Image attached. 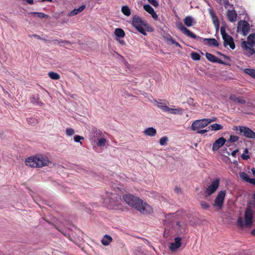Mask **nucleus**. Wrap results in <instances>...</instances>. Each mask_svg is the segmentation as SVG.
Instances as JSON below:
<instances>
[{"mask_svg": "<svg viewBox=\"0 0 255 255\" xmlns=\"http://www.w3.org/2000/svg\"><path fill=\"white\" fill-rule=\"evenodd\" d=\"M123 198L128 205L143 214H149L153 212L151 207L138 197L129 194L125 195Z\"/></svg>", "mask_w": 255, "mask_h": 255, "instance_id": "obj_1", "label": "nucleus"}, {"mask_svg": "<svg viewBox=\"0 0 255 255\" xmlns=\"http://www.w3.org/2000/svg\"><path fill=\"white\" fill-rule=\"evenodd\" d=\"M177 28L184 34L197 40L202 39V37L197 36L194 33L191 32L188 29L183 26L181 22L177 24ZM208 45L210 46H218L219 43L215 38H203Z\"/></svg>", "mask_w": 255, "mask_h": 255, "instance_id": "obj_2", "label": "nucleus"}, {"mask_svg": "<svg viewBox=\"0 0 255 255\" xmlns=\"http://www.w3.org/2000/svg\"><path fill=\"white\" fill-rule=\"evenodd\" d=\"M132 24L139 32L143 35H146L145 29L148 32L153 31V28L148 23L136 15L132 17Z\"/></svg>", "mask_w": 255, "mask_h": 255, "instance_id": "obj_3", "label": "nucleus"}, {"mask_svg": "<svg viewBox=\"0 0 255 255\" xmlns=\"http://www.w3.org/2000/svg\"><path fill=\"white\" fill-rule=\"evenodd\" d=\"M253 216L254 211L251 209L250 205L248 204L247 208L245 211V225L247 227H251L253 223ZM237 225L240 228H243L244 224L243 223V219L241 217H239L237 221Z\"/></svg>", "mask_w": 255, "mask_h": 255, "instance_id": "obj_4", "label": "nucleus"}, {"mask_svg": "<svg viewBox=\"0 0 255 255\" xmlns=\"http://www.w3.org/2000/svg\"><path fill=\"white\" fill-rule=\"evenodd\" d=\"M226 194V190L220 191L218 193V195L214 200L213 204V206L219 210H222L223 207Z\"/></svg>", "mask_w": 255, "mask_h": 255, "instance_id": "obj_5", "label": "nucleus"}, {"mask_svg": "<svg viewBox=\"0 0 255 255\" xmlns=\"http://www.w3.org/2000/svg\"><path fill=\"white\" fill-rule=\"evenodd\" d=\"M211 120L209 119H203L195 121L192 124L191 129L195 131L200 128L206 127L211 123Z\"/></svg>", "mask_w": 255, "mask_h": 255, "instance_id": "obj_6", "label": "nucleus"}, {"mask_svg": "<svg viewBox=\"0 0 255 255\" xmlns=\"http://www.w3.org/2000/svg\"><path fill=\"white\" fill-rule=\"evenodd\" d=\"M220 184V179L216 178L214 180L211 184L204 191L205 197H209L212 195L219 188Z\"/></svg>", "mask_w": 255, "mask_h": 255, "instance_id": "obj_7", "label": "nucleus"}, {"mask_svg": "<svg viewBox=\"0 0 255 255\" xmlns=\"http://www.w3.org/2000/svg\"><path fill=\"white\" fill-rule=\"evenodd\" d=\"M239 133L249 138H255V132L248 127L240 126Z\"/></svg>", "mask_w": 255, "mask_h": 255, "instance_id": "obj_8", "label": "nucleus"}, {"mask_svg": "<svg viewBox=\"0 0 255 255\" xmlns=\"http://www.w3.org/2000/svg\"><path fill=\"white\" fill-rule=\"evenodd\" d=\"M237 30H241L243 35L246 36L250 30V26L248 22L243 20H240L238 22Z\"/></svg>", "mask_w": 255, "mask_h": 255, "instance_id": "obj_9", "label": "nucleus"}, {"mask_svg": "<svg viewBox=\"0 0 255 255\" xmlns=\"http://www.w3.org/2000/svg\"><path fill=\"white\" fill-rule=\"evenodd\" d=\"M241 46L246 55L251 56L255 53V49L253 47V46L249 45L248 42L246 41H243Z\"/></svg>", "mask_w": 255, "mask_h": 255, "instance_id": "obj_10", "label": "nucleus"}, {"mask_svg": "<svg viewBox=\"0 0 255 255\" xmlns=\"http://www.w3.org/2000/svg\"><path fill=\"white\" fill-rule=\"evenodd\" d=\"M37 163H38V168L47 166L49 163L48 157L41 154L36 155Z\"/></svg>", "mask_w": 255, "mask_h": 255, "instance_id": "obj_11", "label": "nucleus"}, {"mask_svg": "<svg viewBox=\"0 0 255 255\" xmlns=\"http://www.w3.org/2000/svg\"><path fill=\"white\" fill-rule=\"evenodd\" d=\"M224 40V46L226 47L227 45H229L230 47L232 49L235 48V44L233 38L230 35H227L223 37Z\"/></svg>", "mask_w": 255, "mask_h": 255, "instance_id": "obj_12", "label": "nucleus"}, {"mask_svg": "<svg viewBox=\"0 0 255 255\" xmlns=\"http://www.w3.org/2000/svg\"><path fill=\"white\" fill-rule=\"evenodd\" d=\"M36 159V155L29 157L25 159V164L28 166L33 168L38 167V163H37Z\"/></svg>", "mask_w": 255, "mask_h": 255, "instance_id": "obj_13", "label": "nucleus"}, {"mask_svg": "<svg viewBox=\"0 0 255 255\" xmlns=\"http://www.w3.org/2000/svg\"><path fill=\"white\" fill-rule=\"evenodd\" d=\"M226 142V139L223 137H221L217 139L213 144L212 150L213 151H217L220 147H221Z\"/></svg>", "mask_w": 255, "mask_h": 255, "instance_id": "obj_14", "label": "nucleus"}, {"mask_svg": "<svg viewBox=\"0 0 255 255\" xmlns=\"http://www.w3.org/2000/svg\"><path fill=\"white\" fill-rule=\"evenodd\" d=\"M181 238L176 237L174 239V242L170 244L169 249L171 251L174 252L181 247Z\"/></svg>", "mask_w": 255, "mask_h": 255, "instance_id": "obj_15", "label": "nucleus"}, {"mask_svg": "<svg viewBox=\"0 0 255 255\" xmlns=\"http://www.w3.org/2000/svg\"><path fill=\"white\" fill-rule=\"evenodd\" d=\"M227 16L231 22H235L237 20V14L235 10H228Z\"/></svg>", "mask_w": 255, "mask_h": 255, "instance_id": "obj_16", "label": "nucleus"}, {"mask_svg": "<svg viewBox=\"0 0 255 255\" xmlns=\"http://www.w3.org/2000/svg\"><path fill=\"white\" fill-rule=\"evenodd\" d=\"M85 8H86V5L85 4L82 5V6H80L79 8H75L73 10L71 11L67 15L68 16H73L76 15L79 13L83 11L85 9Z\"/></svg>", "mask_w": 255, "mask_h": 255, "instance_id": "obj_17", "label": "nucleus"}, {"mask_svg": "<svg viewBox=\"0 0 255 255\" xmlns=\"http://www.w3.org/2000/svg\"><path fill=\"white\" fill-rule=\"evenodd\" d=\"M143 133L145 135L149 136H154L156 134V130L155 128L150 127L146 128L144 131Z\"/></svg>", "mask_w": 255, "mask_h": 255, "instance_id": "obj_18", "label": "nucleus"}, {"mask_svg": "<svg viewBox=\"0 0 255 255\" xmlns=\"http://www.w3.org/2000/svg\"><path fill=\"white\" fill-rule=\"evenodd\" d=\"M243 97H230L231 100L234 101L236 103L243 105L246 103V101L243 99Z\"/></svg>", "mask_w": 255, "mask_h": 255, "instance_id": "obj_19", "label": "nucleus"}, {"mask_svg": "<svg viewBox=\"0 0 255 255\" xmlns=\"http://www.w3.org/2000/svg\"><path fill=\"white\" fill-rule=\"evenodd\" d=\"M92 133L93 134V138L94 140H95L96 138L102 137V132L96 128L92 129Z\"/></svg>", "mask_w": 255, "mask_h": 255, "instance_id": "obj_20", "label": "nucleus"}, {"mask_svg": "<svg viewBox=\"0 0 255 255\" xmlns=\"http://www.w3.org/2000/svg\"><path fill=\"white\" fill-rule=\"evenodd\" d=\"M184 24L188 27H190L193 25L194 19L191 16H187L184 19Z\"/></svg>", "mask_w": 255, "mask_h": 255, "instance_id": "obj_21", "label": "nucleus"}, {"mask_svg": "<svg viewBox=\"0 0 255 255\" xmlns=\"http://www.w3.org/2000/svg\"><path fill=\"white\" fill-rule=\"evenodd\" d=\"M164 112H167L170 114L174 115L180 113L182 111L180 109H173L169 108L167 106H166V107H164Z\"/></svg>", "mask_w": 255, "mask_h": 255, "instance_id": "obj_22", "label": "nucleus"}, {"mask_svg": "<svg viewBox=\"0 0 255 255\" xmlns=\"http://www.w3.org/2000/svg\"><path fill=\"white\" fill-rule=\"evenodd\" d=\"M112 238L110 236L106 235L104 236L102 240V243L105 246H108L112 242Z\"/></svg>", "mask_w": 255, "mask_h": 255, "instance_id": "obj_23", "label": "nucleus"}, {"mask_svg": "<svg viewBox=\"0 0 255 255\" xmlns=\"http://www.w3.org/2000/svg\"><path fill=\"white\" fill-rule=\"evenodd\" d=\"M178 229L181 233L186 232L187 231L186 225L182 222H178L176 223Z\"/></svg>", "mask_w": 255, "mask_h": 255, "instance_id": "obj_24", "label": "nucleus"}, {"mask_svg": "<svg viewBox=\"0 0 255 255\" xmlns=\"http://www.w3.org/2000/svg\"><path fill=\"white\" fill-rule=\"evenodd\" d=\"M239 176L241 179L244 182H249L251 179V178L249 177L247 173L245 172H240Z\"/></svg>", "mask_w": 255, "mask_h": 255, "instance_id": "obj_25", "label": "nucleus"}, {"mask_svg": "<svg viewBox=\"0 0 255 255\" xmlns=\"http://www.w3.org/2000/svg\"><path fill=\"white\" fill-rule=\"evenodd\" d=\"M115 34L116 36L120 38H123L125 36V32L123 29L120 28H117L115 30Z\"/></svg>", "mask_w": 255, "mask_h": 255, "instance_id": "obj_26", "label": "nucleus"}, {"mask_svg": "<svg viewBox=\"0 0 255 255\" xmlns=\"http://www.w3.org/2000/svg\"><path fill=\"white\" fill-rule=\"evenodd\" d=\"M248 40L249 45L255 46V33H252L248 37Z\"/></svg>", "mask_w": 255, "mask_h": 255, "instance_id": "obj_27", "label": "nucleus"}, {"mask_svg": "<svg viewBox=\"0 0 255 255\" xmlns=\"http://www.w3.org/2000/svg\"><path fill=\"white\" fill-rule=\"evenodd\" d=\"M30 14L32 15H37V17L40 18H48L49 16L48 15L45 14L43 12H31L29 13Z\"/></svg>", "mask_w": 255, "mask_h": 255, "instance_id": "obj_28", "label": "nucleus"}, {"mask_svg": "<svg viewBox=\"0 0 255 255\" xmlns=\"http://www.w3.org/2000/svg\"><path fill=\"white\" fill-rule=\"evenodd\" d=\"M122 12L123 13L127 16H128L131 14V11L129 7L127 5H124L122 6Z\"/></svg>", "mask_w": 255, "mask_h": 255, "instance_id": "obj_29", "label": "nucleus"}, {"mask_svg": "<svg viewBox=\"0 0 255 255\" xmlns=\"http://www.w3.org/2000/svg\"><path fill=\"white\" fill-rule=\"evenodd\" d=\"M48 75L51 79L55 80H59L60 78V75L59 74L53 71L49 72Z\"/></svg>", "mask_w": 255, "mask_h": 255, "instance_id": "obj_30", "label": "nucleus"}, {"mask_svg": "<svg viewBox=\"0 0 255 255\" xmlns=\"http://www.w3.org/2000/svg\"><path fill=\"white\" fill-rule=\"evenodd\" d=\"M209 13H210V14L211 17H212V21H213V22L214 24V23H217V24L218 22H219L217 16H216V14L213 11L212 9H209Z\"/></svg>", "mask_w": 255, "mask_h": 255, "instance_id": "obj_31", "label": "nucleus"}, {"mask_svg": "<svg viewBox=\"0 0 255 255\" xmlns=\"http://www.w3.org/2000/svg\"><path fill=\"white\" fill-rule=\"evenodd\" d=\"M244 72L251 76L252 77L255 78V69L246 68L244 70Z\"/></svg>", "mask_w": 255, "mask_h": 255, "instance_id": "obj_32", "label": "nucleus"}, {"mask_svg": "<svg viewBox=\"0 0 255 255\" xmlns=\"http://www.w3.org/2000/svg\"><path fill=\"white\" fill-rule=\"evenodd\" d=\"M107 143V140L105 138L101 137L98 140L97 142V145L99 147L104 146L106 145Z\"/></svg>", "mask_w": 255, "mask_h": 255, "instance_id": "obj_33", "label": "nucleus"}, {"mask_svg": "<svg viewBox=\"0 0 255 255\" xmlns=\"http://www.w3.org/2000/svg\"><path fill=\"white\" fill-rule=\"evenodd\" d=\"M31 102L35 105L41 106L43 103L39 101L38 97H32L31 99Z\"/></svg>", "mask_w": 255, "mask_h": 255, "instance_id": "obj_34", "label": "nucleus"}, {"mask_svg": "<svg viewBox=\"0 0 255 255\" xmlns=\"http://www.w3.org/2000/svg\"><path fill=\"white\" fill-rule=\"evenodd\" d=\"M206 58L209 61L213 62V63L215 62V61L216 59V58H217L215 56H214V55H213L211 53H206Z\"/></svg>", "mask_w": 255, "mask_h": 255, "instance_id": "obj_35", "label": "nucleus"}, {"mask_svg": "<svg viewBox=\"0 0 255 255\" xmlns=\"http://www.w3.org/2000/svg\"><path fill=\"white\" fill-rule=\"evenodd\" d=\"M211 128L212 130H219L223 128L222 126L218 124H214L211 125Z\"/></svg>", "mask_w": 255, "mask_h": 255, "instance_id": "obj_36", "label": "nucleus"}, {"mask_svg": "<svg viewBox=\"0 0 255 255\" xmlns=\"http://www.w3.org/2000/svg\"><path fill=\"white\" fill-rule=\"evenodd\" d=\"M191 57L192 59L195 61L199 60L201 58V56L199 54L196 52H192L191 53Z\"/></svg>", "mask_w": 255, "mask_h": 255, "instance_id": "obj_37", "label": "nucleus"}, {"mask_svg": "<svg viewBox=\"0 0 255 255\" xmlns=\"http://www.w3.org/2000/svg\"><path fill=\"white\" fill-rule=\"evenodd\" d=\"M144 9L148 12L149 14L151 13H153V11L154 10V9L149 4H145L143 6Z\"/></svg>", "mask_w": 255, "mask_h": 255, "instance_id": "obj_38", "label": "nucleus"}, {"mask_svg": "<svg viewBox=\"0 0 255 255\" xmlns=\"http://www.w3.org/2000/svg\"><path fill=\"white\" fill-rule=\"evenodd\" d=\"M168 141V138L167 136H163L159 139V144L161 145H164L166 144Z\"/></svg>", "mask_w": 255, "mask_h": 255, "instance_id": "obj_39", "label": "nucleus"}, {"mask_svg": "<svg viewBox=\"0 0 255 255\" xmlns=\"http://www.w3.org/2000/svg\"><path fill=\"white\" fill-rule=\"evenodd\" d=\"M155 104L160 109H161L163 112L165 111L164 107H166V106L164 105L163 103L158 102L156 100H154Z\"/></svg>", "mask_w": 255, "mask_h": 255, "instance_id": "obj_40", "label": "nucleus"}, {"mask_svg": "<svg viewBox=\"0 0 255 255\" xmlns=\"http://www.w3.org/2000/svg\"><path fill=\"white\" fill-rule=\"evenodd\" d=\"M239 139V137L236 135H231L230 136L229 139H228L229 141L231 142H235L237 141Z\"/></svg>", "mask_w": 255, "mask_h": 255, "instance_id": "obj_41", "label": "nucleus"}, {"mask_svg": "<svg viewBox=\"0 0 255 255\" xmlns=\"http://www.w3.org/2000/svg\"><path fill=\"white\" fill-rule=\"evenodd\" d=\"M74 141L76 142H80L81 145L82 144V142L80 141L81 140H84V137L82 136H80L79 135H76L74 137Z\"/></svg>", "mask_w": 255, "mask_h": 255, "instance_id": "obj_42", "label": "nucleus"}, {"mask_svg": "<svg viewBox=\"0 0 255 255\" xmlns=\"http://www.w3.org/2000/svg\"><path fill=\"white\" fill-rule=\"evenodd\" d=\"M75 133L74 130L72 128H67L66 129V134L68 136H71Z\"/></svg>", "mask_w": 255, "mask_h": 255, "instance_id": "obj_43", "label": "nucleus"}, {"mask_svg": "<svg viewBox=\"0 0 255 255\" xmlns=\"http://www.w3.org/2000/svg\"><path fill=\"white\" fill-rule=\"evenodd\" d=\"M201 206L205 210H208L210 207L209 204L205 201H201Z\"/></svg>", "mask_w": 255, "mask_h": 255, "instance_id": "obj_44", "label": "nucleus"}, {"mask_svg": "<svg viewBox=\"0 0 255 255\" xmlns=\"http://www.w3.org/2000/svg\"><path fill=\"white\" fill-rule=\"evenodd\" d=\"M220 31H221V35L222 36V37H223L224 36H225L228 35L226 32L225 27L224 26H221V29H220Z\"/></svg>", "mask_w": 255, "mask_h": 255, "instance_id": "obj_45", "label": "nucleus"}, {"mask_svg": "<svg viewBox=\"0 0 255 255\" xmlns=\"http://www.w3.org/2000/svg\"><path fill=\"white\" fill-rule=\"evenodd\" d=\"M154 7L158 6V3L156 0H147Z\"/></svg>", "mask_w": 255, "mask_h": 255, "instance_id": "obj_46", "label": "nucleus"}, {"mask_svg": "<svg viewBox=\"0 0 255 255\" xmlns=\"http://www.w3.org/2000/svg\"><path fill=\"white\" fill-rule=\"evenodd\" d=\"M196 131L197 133L204 134V133H206V132H207L208 130H207V129H201V130L198 129Z\"/></svg>", "mask_w": 255, "mask_h": 255, "instance_id": "obj_47", "label": "nucleus"}, {"mask_svg": "<svg viewBox=\"0 0 255 255\" xmlns=\"http://www.w3.org/2000/svg\"><path fill=\"white\" fill-rule=\"evenodd\" d=\"M150 14L151 15L152 17H153V18L154 19H155V20L157 19L158 16L154 10L153 11V13L152 12Z\"/></svg>", "mask_w": 255, "mask_h": 255, "instance_id": "obj_48", "label": "nucleus"}, {"mask_svg": "<svg viewBox=\"0 0 255 255\" xmlns=\"http://www.w3.org/2000/svg\"><path fill=\"white\" fill-rule=\"evenodd\" d=\"M54 41H57L58 43H70V42L69 41H67V40H57V39H55L54 40Z\"/></svg>", "mask_w": 255, "mask_h": 255, "instance_id": "obj_49", "label": "nucleus"}, {"mask_svg": "<svg viewBox=\"0 0 255 255\" xmlns=\"http://www.w3.org/2000/svg\"><path fill=\"white\" fill-rule=\"evenodd\" d=\"M214 63H218L222 64H226L221 59H218L217 57Z\"/></svg>", "mask_w": 255, "mask_h": 255, "instance_id": "obj_50", "label": "nucleus"}, {"mask_svg": "<svg viewBox=\"0 0 255 255\" xmlns=\"http://www.w3.org/2000/svg\"><path fill=\"white\" fill-rule=\"evenodd\" d=\"M241 157L244 160H248L249 158H250V156L249 155H246L245 153H243L242 154Z\"/></svg>", "mask_w": 255, "mask_h": 255, "instance_id": "obj_51", "label": "nucleus"}, {"mask_svg": "<svg viewBox=\"0 0 255 255\" xmlns=\"http://www.w3.org/2000/svg\"><path fill=\"white\" fill-rule=\"evenodd\" d=\"M33 37H34L35 38H37V39H40V40H42L44 41H47V40L45 39V38H42L39 35H38L37 34H34L33 35Z\"/></svg>", "mask_w": 255, "mask_h": 255, "instance_id": "obj_52", "label": "nucleus"}, {"mask_svg": "<svg viewBox=\"0 0 255 255\" xmlns=\"http://www.w3.org/2000/svg\"><path fill=\"white\" fill-rule=\"evenodd\" d=\"M27 121L29 124H34L36 121V120L35 119H29L27 120Z\"/></svg>", "mask_w": 255, "mask_h": 255, "instance_id": "obj_53", "label": "nucleus"}, {"mask_svg": "<svg viewBox=\"0 0 255 255\" xmlns=\"http://www.w3.org/2000/svg\"><path fill=\"white\" fill-rule=\"evenodd\" d=\"M239 151V150L238 149H236L235 150H234L232 152V156H234V157H235L236 155V154Z\"/></svg>", "mask_w": 255, "mask_h": 255, "instance_id": "obj_54", "label": "nucleus"}, {"mask_svg": "<svg viewBox=\"0 0 255 255\" xmlns=\"http://www.w3.org/2000/svg\"><path fill=\"white\" fill-rule=\"evenodd\" d=\"M254 185H255V178H251L250 182H249Z\"/></svg>", "mask_w": 255, "mask_h": 255, "instance_id": "obj_55", "label": "nucleus"}, {"mask_svg": "<svg viewBox=\"0 0 255 255\" xmlns=\"http://www.w3.org/2000/svg\"><path fill=\"white\" fill-rule=\"evenodd\" d=\"M188 103L189 105H192L193 104V100L192 98H190L189 100H188Z\"/></svg>", "mask_w": 255, "mask_h": 255, "instance_id": "obj_56", "label": "nucleus"}, {"mask_svg": "<svg viewBox=\"0 0 255 255\" xmlns=\"http://www.w3.org/2000/svg\"><path fill=\"white\" fill-rule=\"evenodd\" d=\"M214 24L216 27V30H218V29L219 28V22H218L217 24V23H214Z\"/></svg>", "mask_w": 255, "mask_h": 255, "instance_id": "obj_57", "label": "nucleus"}, {"mask_svg": "<svg viewBox=\"0 0 255 255\" xmlns=\"http://www.w3.org/2000/svg\"><path fill=\"white\" fill-rule=\"evenodd\" d=\"M26 1V2L30 4H33L34 2H33V0H25Z\"/></svg>", "mask_w": 255, "mask_h": 255, "instance_id": "obj_58", "label": "nucleus"}, {"mask_svg": "<svg viewBox=\"0 0 255 255\" xmlns=\"http://www.w3.org/2000/svg\"><path fill=\"white\" fill-rule=\"evenodd\" d=\"M175 191L179 193H180L181 192V189L179 188H178V187H176L175 189Z\"/></svg>", "mask_w": 255, "mask_h": 255, "instance_id": "obj_59", "label": "nucleus"}, {"mask_svg": "<svg viewBox=\"0 0 255 255\" xmlns=\"http://www.w3.org/2000/svg\"><path fill=\"white\" fill-rule=\"evenodd\" d=\"M218 54H219V55H221V56H223L224 57H225V58H229V57H228L227 56H226V55L223 54H222V53H220V52H218Z\"/></svg>", "mask_w": 255, "mask_h": 255, "instance_id": "obj_60", "label": "nucleus"}, {"mask_svg": "<svg viewBox=\"0 0 255 255\" xmlns=\"http://www.w3.org/2000/svg\"><path fill=\"white\" fill-rule=\"evenodd\" d=\"M233 129L234 130H239V126H238V127H237V126L234 127V128H233Z\"/></svg>", "mask_w": 255, "mask_h": 255, "instance_id": "obj_61", "label": "nucleus"}, {"mask_svg": "<svg viewBox=\"0 0 255 255\" xmlns=\"http://www.w3.org/2000/svg\"><path fill=\"white\" fill-rule=\"evenodd\" d=\"M251 233L253 236H255V228L252 230Z\"/></svg>", "mask_w": 255, "mask_h": 255, "instance_id": "obj_62", "label": "nucleus"}, {"mask_svg": "<svg viewBox=\"0 0 255 255\" xmlns=\"http://www.w3.org/2000/svg\"><path fill=\"white\" fill-rule=\"evenodd\" d=\"M251 170H252V173H253V175L255 176V168H252Z\"/></svg>", "mask_w": 255, "mask_h": 255, "instance_id": "obj_63", "label": "nucleus"}, {"mask_svg": "<svg viewBox=\"0 0 255 255\" xmlns=\"http://www.w3.org/2000/svg\"><path fill=\"white\" fill-rule=\"evenodd\" d=\"M174 44H175L176 46H178V47H181L180 44L178 42H177L176 41H175V42H174Z\"/></svg>", "mask_w": 255, "mask_h": 255, "instance_id": "obj_64", "label": "nucleus"}]
</instances>
